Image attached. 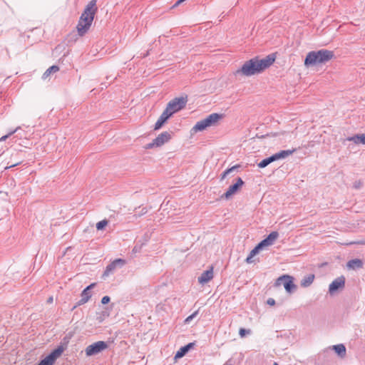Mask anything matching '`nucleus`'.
Masks as SVG:
<instances>
[{"label":"nucleus","instance_id":"f257e3e1","mask_svg":"<svg viewBox=\"0 0 365 365\" xmlns=\"http://www.w3.org/2000/svg\"><path fill=\"white\" fill-rule=\"evenodd\" d=\"M274 60V57L272 55L262 59L257 57L253 58L245 62L242 67L235 71V75L240 74L245 76H251L259 73L269 67Z\"/></svg>","mask_w":365,"mask_h":365},{"label":"nucleus","instance_id":"f03ea898","mask_svg":"<svg viewBox=\"0 0 365 365\" xmlns=\"http://www.w3.org/2000/svg\"><path fill=\"white\" fill-rule=\"evenodd\" d=\"M96 11V0H91L80 16L76 27L79 36H83L88 31L94 19Z\"/></svg>","mask_w":365,"mask_h":365},{"label":"nucleus","instance_id":"7ed1b4c3","mask_svg":"<svg viewBox=\"0 0 365 365\" xmlns=\"http://www.w3.org/2000/svg\"><path fill=\"white\" fill-rule=\"evenodd\" d=\"M334 57V52L327 49H321L317 51H311L307 55L304 64L313 66L319 63H324Z\"/></svg>","mask_w":365,"mask_h":365},{"label":"nucleus","instance_id":"20e7f679","mask_svg":"<svg viewBox=\"0 0 365 365\" xmlns=\"http://www.w3.org/2000/svg\"><path fill=\"white\" fill-rule=\"evenodd\" d=\"M222 118V115L219 113H212L207 115L205 118L197 121L193 126L192 130L195 132L202 131L208 127L215 126L217 124L220 120Z\"/></svg>","mask_w":365,"mask_h":365},{"label":"nucleus","instance_id":"39448f33","mask_svg":"<svg viewBox=\"0 0 365 365\" xmlns=\"http://www.w3.org/2000/svg\"><path fill=\"white\" fill-rule=\"evenodd\" d=\"M187 101V97L175 98L168 103L165 110H168L172 116L174 113L184 108Z\"/></svg>","mask_w":365,"mask_h":365},{"label":"nucleus","instance_id":"423d86ee","mask_svg":"<svg viewBox=\"0 0 365 365\" xmlns=\"http://www.w3.org/2000/svg\"><path fill=\"white\" fill-rule=\"evenodd\" d=\"M283 284L285 290L287 292L292 294L293 293L296 289L297 286L294 283V278L293 277L284 274L281 277H279L276 282L277 285Z\"/></svg>","mask_w":365,"mask_h":365},{"label":"nucleus","instance_id":"0eeeda50","mask_svg":"<svg viewBox=\"0 0 365 365\" xmlns=\"http://www.w3.org/2000/svg\"><path fill=\"white\" fill-rule=\"evenodd\" d=\"M108 346L106 342L103 341H98L88 345L85 349V353L87 356H94L106 349Z\"/></svg>","mask_w":365,"mask_h":365},{"label":"nucleus","instance_id":"6e6552de","mask_svg":"<svg viewBox=\"0 0 365 365\" xmlns=\"http://www.w3.org/2000/svg\"><path fill=\"white\" fill-rule=\"evenodd\" d=\"M171 139V134L165 131L158 135L152 143L145 145L146 149H152L155 147H160Z\"/></svg>","mask_w":365,"mask_h":365},{"label":"nucleus","instance_id":"1a4fd4ad","mask_svg":"<svg viewBox=\"0 0 365 365\" xmlns=\"http://www.w3.org/2000/svg\"><path fill=\"white\" fill-rule=\"evenodd\" d=\"M125 264L126 261L123 259L119 258L113 260L106 267V269L102 276L103 278L105 279L106 277L112 274L116 269L123 267Z\"/></svg>","mask_w":365,"mask_h":365},{"label":"nucleus","instance_id":"9d476101","mask_svg":"<svg viewBox=\"0 0 365 365\" xmlns=\"http://www.w3.org/2000/svg\"><path fill=\"white\" fill-rule=\"evenodd\" d=\"M63 351V348L62 346H58L42 359L38 365H53L56 359L61 356Z\"/></svg>","mask_w":365,"mask_h":365},{"label":"nucleus","instance_id":"9b49d317","mask_svg":"<svg viewBox=\"0 0 365 365\" xmlns=\"http://www.w3.org/2000/svg\"><path fill=\"white\" fill-rule=\"evenodd\" d=\"M243 185L244 181L241 178H238L236 182L228 187L227 190L225 192L222 197L226 199H229L231 197V196L235 195Z\"/></svg>","mask_w":365,"mask_h":365},{"label":"nucleus","instance_id":"f8f14e48","mask_svg":"<svg viewBox=\"0 0 365 365\" xmlns=\"http://www.w3.org/2000/svg\"><path fill=\"white\" fill-rule=\"evenodd\" d=\"M95 286V283L91 284L83 290L81 294V299L76 303V305L74 307V308L78 306L83 305L88 302L91 297V289Z\"/></svg>","mask_w":365,"mask_h":365},{"label":"nucleus","instance_id":"ddd939ff","mask_svg":"<svg viewBox=\"0 0 365 365\" xmlns=\"http://www.w3.org/2000/svg\"><path fill=\"white\" fill-rule=\"evenodd\" d=\"M345 285V277L344 276H340L336 278L329 287V292L331 294H334L339 289H342Z\"/></svg>","mask_w":365,"mask_h":365},{"label":"nucleus","instance_id":"4468645a","mask_svg":"<svg viewBox=\"0 0 365 365\" xmlns=\"http://www.w3.org/2000/svg\"><path fill=\"white\" fill-rule=\"evenodd\" d=\"M278 237L279 233L277 232H272L265 239L262 240L259 245L262 249L265 247L272 245Z\"/></svg>","mask_w":365,"mask_h":365},{"label":"nucleus","instance_id":"2eb2a0df","mask_svg":"<svg viewBox=\"0 0 365 365\" xmlns=\"http://www.w3.org/2000/svg\"><path fill=\"white\" fill-rule=\"evenodd\" d=\"M213 277V269L212 267L203 272L201 275L198 277V282L201 284L207 283Z\"/></svg>","mask_w":365,"mask_h":365},{"label":"nucleus","instance_id":"dca6fc26","mask_svg":"<svg viewBox=\"0 0 365 365\" xmlns=\"http://www.w3.org/2000/svg\"><path fill=\"white\" fill-rule=\"evenodd\" d=\"M170 117H171L170 113H168V110H165L156 121L154 129L159 130Z\"/></svg>","mask_w":365,"mask_h":365},{"label":"nucleus","instance_id":"f3484780","mask_svg":"<svg viewBox=\"0 0 365 365\" xmlns=\"http://www.w3.org/2000/svg\"><path fill=\"white\" fill-rule=\"evenodd\" d=\"M294 151H295L294 149V150H281V151L272 155V156L274 158V160L276 161V160H278L280 159L286 158L287 157L292 155Z\"/></svg>","mask_w":365,"mask_h":365},{"label":"nucleus","instance_id":"a211bd4d","mask_svg":"<svg viewBox=\"0 0 365 365\" xmlns=\"http://www.w3.org/2000/svg\"><path fill=\"white\" fill-rule=\"evenodd\" d=\"M31 133H25L24 138L18 141V144L26 148H30L32 145V143L29 140V138L31 135Z\"/></svg>","mask_w":365,"mask_h":365},{"label":"nucleus","instance_id":"6ab92c4d","mask_svg":"<svg viewBox=\"0 0 365 365\" xmlns=\"http://www.w3.org/2000/svg\"><path fill=\"white\" fill-rule=\"evenodd\" d=\"M194 346V343H189L181 347L175 354V358L179 359L185 355V354Z\"/></svg>","mask_w":365,"mask_h":365},{"label":"nucleus","instance_id":"aec40b11","mask_svg":"<svg viewBox=\"0 0 365 365\" xmlns=\"http://www.w3.org/2000/svg\"><path fill=\"white\" fill-rule=\"evenodd\" d=\"M346 266L349 269H360L363 267V262L359 259H354L349 260L347 262Z\"/></svg>","mask_w":365,"mask_h":365},{"label":"nucleus","instance_id":"412c9836","mask_svg":"<svg viewBox=\"0 0 365 365\" xmlns=\"http://www.w3.org/2000/svg\"><path fill=\"white\" fill-rule=\"evenodd\" d=\"M315 278L314 274H309L303 277V279L301 280V286L302 287H309L314 282V279Z\"/></svg>","mask_w":365,"mask_h":365},{"label":"nucleus","instance_id":"4be33fe9","mask_svg":"<svg viewBox=\"0 0 365 365\" xmlns=\"http://www.w3.org/2000/svg\"><path fill=\"white\" fill-rule=\"evenodd\" d=\"M348 141L354 142L356 144L361 143L365 145V133L355 135L347 138Z\"/></svg>","mask_w":365,"mask_h":365},{"label":"nucleus","instance_id":"5701e85b","mask_svg":"<svg viewBox=\"0 0 365 365\" xmlns=\"http://www.w3.org/2000/svg\"><path fill=\"white\" fill-rule=\"evenodd\" d=\"M262 250V248L258 244L254 249H252L250 251L249 255L247 256V257L245 259V262L248 264L252 263L253 262V260H252L253 257L255 256L257 254H258L259 252Z\"/></svg>","mask_w":365,"mask_h":365},{"label":"nucleus","instance_id":"b1692460","mask_svg":"<svg viewBox=\"0 0 365 365\" xmlns=\"http://www.w3.org/2000/svg\"><path fill=\"white\" fill-rule=\"evenodd\" d=\"M332 349L341 357H344L346 355V347L343 344L334 345Z\"/></svg>","mask_w":365,"mask_h":365},{"label":"nucleus","instance_id":"393cba45","mask_svg":"<svg viewBox=\"0 0 365 365\" xmlns=\"http://www.w3.org/2000/svg\"><path fill=\"white\" fill-rule=\"evenodd\" d=\"M25 133H30L29 131H26L21 128V130L18 132H15V135L10 140L12 143H17L19 140H22L24 136Z\"/></svg>","mask_w":365,"mask_h":365},{"label":"nucleus","instance_id":"a878e982","mask_svg":"<svg viewBox=\"0 0 365 365\" xmlns=\"http://www.w3.org/2000/svg\"><path fill=\"white\" fill-rule=\"evenodd\" d=\"M59 71V68L57 66H52L49 67L43 74L42 78L46 79L51 73H56Z\"/></svg>","mask_w":365,"mask_h":365},{"label":"nucleus","instance_id":"bb28decb","mask_svg":"<svg viewBox=\"0 0 365 365\" xmlns=\"http://www.w3.org/2000/svg\"><path fill=\"white\" fill-rule=\"evenodd\" d=\"M272 162H274V160L272 156L271 155L269 158L263 159L260 163H258L257 165L260 168H264Z\"/></svg>","mask_w":365,"mask_h":365},{"label":"nucleus","instance_id":"cd10ccee","mask_svg":"<svg viewBox=\"0 0 365 365\" xmlns=\"http://www.w3.org/2000/svg\"><path fill=\"white\" fill-rule=\"evenodd\" d=\"M21 130V126H18L15 129L10 130L6 135H3L0 138V142L5 141L6 139L14 135L15 132H18Z\"/></svg>","mask_w":365,"mask_h":365},{"label":"nucleus","instance_id":"c85d7f7f","mask_svg":"<svg viewBox=\"0 0 365 365\" xmlns=\"http://www.w3.org/2000/svg\"><path fill=\"white\" fill-rule=\"evenodd\" d=\"M108 225L106 220H101L96 224V228L98 230L103 229Z\"/></svg>","mask_w":365,"mask_h":365},{"label":"nucleus","instance_id":"c756f323","mask_svg":"<svg viewBox=\"0 0 365 365\" xmlns=\"http://www.w3.org/2000/svg\"><path fill=\"white\" fill-rule=\"evenodd\" d=\"M250 332V330L249 329H240V331H239V334L241 337H243L245 336V334L247 333L249 334Z\"/></svg>","mask_w":365,"mask_h":365},{"label":"nucleus","instance_id":"7c9ffc66","mask_svg":"<svg viewBox=\"0 0 365 365\" xmlns=\"http://www.w3.org/2000/svg\"><path fill=\"white\" fill-rule=\"evenodd\" d=\"M197 314V312H195L189 317H187L185 319V322L189 323Z\"/></svg>","mask_w":365,"mask_h":365},{"label":"nucleus","instance_id":"2f4dec72","mask_svg":"<svg viewBox=\"0 0 365 365\" xmlns=\"http://www.w3.org/2000/svg\"><path fill=\"white\" fill-rule=\"evenodd\" d=\"M110 299L108 296H104L102 299H101V303L103 304H108L109 302H110Z\"/></svg>","mask_w":365,"mask_h":365},{"label":"nucleus","instance_id":"473e14b6","mask_svg":"<svg viewBox=\"0 0 365 365\" xmlns=\"http://www.w3.org/2000/svg\"><path fill=\"white\" fill-rule=\"evenodd\" d=\"M239 167H240V165H234L232 168L227 169L226 170L227 173H228L230 174V173H232L234 170H237Z\"/></svg>","mask_w":365,"mask_h":365},{"label":"nucleus","instance_id":"72a5a7b5","mask_svg":"<svg viewBox=\"0 0 365 365\" xmlns=\"http://www.w3.org/2000/svg\"><path fill=\"white\" fill-rule=\"evenodd\" d=\"M267 303L269 305L272 306V305H274V304H275V300H274V299H272V298H269V299H267Z\"/></svg>","mask_w":365,"mask_h":365},{"label":"nucleus","instance_id":"f704fd0d","mask_svg":"<svg viewBox=\"0 0 365 365\" xmlns=\"http://www.w3.org/2000/svg\"><path fill=\"white\" fill-rule=\"evenodd\" d=\"M229 175L228 173H227V170H225L223 173L222 174V176H221V180H223L226 178V176Z\"/></svg>","mask_w":365,"mask_h":365},{"label":"nucleus","instance_id":"c9c22d12","mask_svg":"<svg viewBox=\"0 0 365 365\" xmlns=\"http://www.w3.org/2000/svg\"><path fill=\"white\" fill-rule=\"evenodd\" d=\"M20 163H21V162H18V163H14V164H12V165H11L9 166V168H12V167L16 166L17 165L20 164ZM6 168H9V167H6Z\"/></svg>","mask_w":365,"mask_h":365},{"label":"nucleus","instance_id":"e433bc0d","mask_svg":"<svg viewBox=\"0 0 365 365\" xmlns=\"http://www.w3.org/2000/svg\"><path fill=\"white\" fill-rule=\"evenodd\" d=\"M359 186H360V182H359L358 184H356H356L354 185V187H355L356 188H359Z\"/></svg>","mask_w":365,"mask_h":365},{"label":"nucleus","instance_id":"4c0bfd02","mask_svg":"<svg viewBox=\"0 0 365 365\" xmlns=\"http://www.w3.org/2000/svg\"><path fill=\"white\" fill-rule=\"evenodd\" d=\"M138 247L136 246L133 250V251L135 252H138Z\"/></svg>","mask_w":365,"mask_h":365},{"label":"nucleus","instance_id":"58836bf2","mask_svg":"<svg viewBox=\"0 0 365 365\" xmlns=\"http://www.w3.org/2000/svg\"><path fill=\"white\" fill-rule=\"evenodd\" d=\"M48 302H53V297H49L48 299Z\"/></svg>","mask_w":365,"mask_h":365},{"label":"nucleus","instance_id":"ea45409f","mask_svg":"<svg viewBox=\"0 0 365 365\" xmlns=\"http://www.w3.org/2000/svg\"><path fill=\"white\" fill-rule=\"evenodd\" d=\"M274 365H279V364H277V363H274Z\"/></svg>","mask_w":365,"mask_h":365},{"label":"nucleus","instance_id":"a19ab883","mask_svg":"<svg viewBox=\"0 0 365 365\" xmlns=\"http://www.w3.org/2000/svg\"><path fill=\"white\" fill-rule=\"evenodd\" d=\"M224 365H232V364H224Z\"/></svg>","mask_w":365,"mask_h":365}]
</instances>
